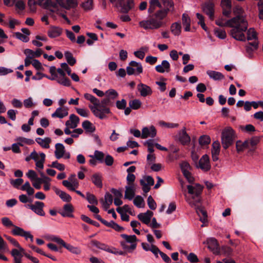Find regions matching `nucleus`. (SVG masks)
Listing matches in <instances>:
<instances>
[{"instance_id":"nucleus-1","label":"nucleus","mask_w":263,"mask_h":263,"mask_svg":"<svg viewBox=\"0 0 263 263\" xmlns=\"http://www.w3.org/2000/svg\"><path fill=\"white\" fill-rule=\"evenodd\" d=\"M187 189L191 197L187 198L186 201L191 206L196 209V213L200 217V220L203 223L207 221V213L203 207L199 205L201 201L200 195L202 193L203 186L197 183L194 186L187 185Z\"/></svg>"},{"instance_id":"nucleus-2","label":"nucleus","mask_w":263,"mask_h":263,"mask_svg":"<svg viewBox=\"0 0 263 263\" xmlns=\"http://www.w3.org/2000/svg\"><path fill=\"white\" fill-rule=\"evenodd\" d=\"M229 27H231V35L235 40L246 41L245 32L247 30L248 23L245 16H236L228 20Z\"/></svg>"},{"instance_id":"nucleus-3","label":"nucleus","mask_w":263,"mask_h":263,"mask_svg":"<svg viewBox=\"0 0 263 263\" xmlns=\"http://www.w3.org/2000/svg\"><path fill=\"white\" fill-rule=\"evenodd\" d=\"M168 10H160L157 11L149 19L143 20L139 23L140 27L145 30L158 29L163 25L162 20L167 14Z\"/></svg>"},{"instance_id":"nucleus-4","label":"nucleus","mask_w":263,"mask_h":263,"mask_svg":"<svg viewBox=\"0 0 263 263\" xmlns=\"http://www.w3.org/2000/svg\"><path fill=\"white\" fill-rule=\"evenodd\" d=\"M235 138L234 130L231 127H226L222 132L221 143L222 147L227 149L233 143Z\"/></svg>"},{"instance_id":"nucleus-5","label":"nucleus","mask_w":263,"mask_h":263,"mask_svg":"<svg viewBox=\"0 0 263 263\" xmlns=\"http://www.w3.org/2000/svg\"><path fill=\"white\" fill-rule=\"evenodd\" d=\"M84 97L87 100L89 101L92 104V105L89 104L88 107L93 114L96 117H98L100 119H103L104 117L103 116V114L101 115L100 114L99 110L98 109L99 108L98 106L99 105V100L93 95L88 93H85Z\"/></svg>"},{"instance_id":"nucleus-6","label":"nucleus","mask_w":263,"mask_h":263,"mask_svg":"<svg viewBox=\"0 0 263 263\" xmlns=\"http://www.w3.org/2000/svg\"><path fill=\"white\" fill-rule=\"evenodd\" d=\"M84 97L87 100L89 101L92 104V105L89 104L88 107L93 114L96 117H98L100 119H103L104 117L103 116V114L101 115L100 114L99 110L98 109L99 108L98 106L99 105V100L93 95L88 93H85Z\"/></svg>"},{"instance_id":"nucleus-7","label":"nucleus","mask_w":263,"mask_h":263,"mask_svg":"<svg viewBox=\"0 0 263 263\" xmlns=\"http://www.w3.org/2000/svg\"><path fill=\"white\" fill-rule=\"evenodd\" d=\"M84 97L87 100L89 101L92 104V105L89 104L88 107L93 114L96 117H98L100 119H103L104 117L103 116V114L101 115L100 114L99 110L98 109L99 108L98 106L99 105V100L93 95L88 93H85Z\"/></svg>"},{"instance_id":"nucleus-8","label":"nucleus","mask_w":263,"mask_h":263,"mask_svg":"<svg viewBox=\"0 0 263 263\" xmlns=\"http://www.w3.org/2000/svg\"><path fill=\"white\" fill-rule=\"evenodd\" d=\"M257 34L254 29L250 28L247 30V40H254L253 42L249 43L246 46V51L249 54L258 48V42L256 40Z\"/></svg>"},{"instance_id":"nucleus-9","label":"nucleus","mask_w":263,"mask_h":263,"mask_svg":"<svg viewBox=\"0 0 263 263\" xmlns=\"http://www.w3.org/2000/svg\"><path fill=\"white\" fill-rule=\"evenodd\" d=\"M49 240L62 246L72 253L75 254H80L81 252V249L79 248L72 246V245L68 243H66L62 238L58 236L51 235L49 237Z\"/></svg>"},{"instance_id":"nucleus-10","label":"nucleus","mask_w":263,"mask_h":263,"mask_svg":"<svg viewBox=\"0 0 263 263\" xmlns=\"http://www.w3.org/2000/svg\"><path fill=\"white\" fill-rule=\"evenodd\" d=\"M44 206V203L39 201H36L33 204L25 205L26 208L30 209L34 213L41 216L45 215V213L43 210Z\"/></svg>"},{"instance_id":"nucleus-11","label":"nucleus","mask_w":263,"mask_h":263,"mask_svg":"<svg viewBox=\"0 0 263 263\" xmlns=\"http://www.w3.org/2000/svg\"><path fill=\"white\" fill-rule=\"evenodd\" d=\"M129 65V66L126 68L127 73L128 75H138L143 72V67L140 63L132 61Z\"/></svg>"},{"instance_id":"nucleus-12","label":"nucleus","mask_w":263,"mask_h":263,"mask_svg":"<svg viewBox=\"0 0 263 263\" xmlns=\"http://www.w3.org/2000/svg\"><path fill=\"white\" fill-rule=\"evenodd\" d=\"M115 6L121 7V12L127 13L134 7L135 3L134 0H127L126 2L125 0H118Z\"/></svg>"},{"instance_id":"nucleus-13","label":"nucleus","mask_w":263,"mask_h":263,"mask_svg":"<svg viewBox=\"0 0 263 263\" xmlns=\"http://www.w3.org/2000/svg\"><path fill=\"white\" fill-rule=\"evenodd\" d=\"M112 104V101L108 98H105L102 99L101 101H99V105L98 106V109L99 110L100 114H103L104 117V119L106 118V114H108L110 112V109L107 106L110 105Z\"/></svg>"},{"instance_id":"nucleus-14","label":"nucleus","mask_w":263,"mask_h":263,"mask_svg":"<svg viewBox=\"0 0 263 263\" xmlns=\"http://www.w3.org/2000/svg\"><path fill=\"white\" fill-rule=\"evenodd\" d=\"M175 139L183 145H188L191 141L190 137L187 134L185 127H183L181 130L178 131L175 137Z\"/></svg>"},{"instance_id":"nucleus-15","label":"nucleus","mask_w":263,"mask_h":263,"mask_svg":"<svg viewBox=\"0 0 263 263\" xmlns=\"http://www.w3.org/2000/svg\"><path fill=\"white\" fill-rule=\"evenodd\" d=\"M202 9L203 12L209 16L210 20H214V5L212 2L210 1L205 2L202 5Z\"/></svg>"},{"instance_id":"nucleus-16","label":"nucleus","mask_w":263,"mask_h":263,"mask_svg":"<svg viewBox=\"0 0 263 263\" xmlns=\"http://www.w3.org/2000/svg\"><path fill=\"white\" fill-rule=\"evenodd\" d=\"M197 167L205 172L210 170L211 165L210 164L209 157L207 155L202 156L199 160L198 164H197Z\"/></svg>"},{"instance_id":"nucleus-17","label":"nucleus","mask_w":263,"mask_h":263,"mask_svg":"<svg viewBox=\"0 0 263 263\" xmlns=\"http://www.w3.org/2000/svg\"><path fill=\"white\" fill-rule=\"evenodd\" d=\"M137 89L141 97H146L152 94L153 91L151 87L142 83L137 85Z\"/></svg>"},{"instance_id":"nucleus-18","label":"nucleus","mask_w":263,"mask_h":263,"mask_svg":"<svg viewBox=\"0 0 263 263\" xmlns=\"http://www.w3.org/2000/svg\"><path fill=\"white\" fill-rule=\"evenodd\" d=\"M157 134V131L154 126H151L149 128L145 127L142 129L141 138L146 139L148 137L154 138Z\"/></svg>"},{"instance_id":"nucleus-19","label":"nucleus","mask_w":263,"mask_h":263,"mask_svg":"<svg viewBox=\"0 0 263 263\" xmlns=\"http://www.w3.org/2000/svg\"><path fill=\"white\" fill-rule=\"evenodd\" d=\"M208 248L214 254L219 255L220 250L218 248V244L217 240L214 238H211L207 240Z\"/></svg>"},{"instance_id":"nucleus-20","label":"nucleus","mask_w":263,"mask_h":263,"mask_svg":"<svg viewBox=\"0 0 263 263\" xmlns=\"http://www.w3.org/2000/svg\"><path fill=\"white\" fill-rule=\"evenodd\" d=\"M153 215V212L147 210L145 213H141L138 215V218L145 224L150 223L151 219Z\"/></svg>"},{"instance_id":"nucleus-21","label":"nucleus","mask_w":263,"mask_h":263,"mask_svg":"<svg viewBox=\"0 0 263 263\" xmlns=\"http://www.w3.org/2000/svg\"><path fill=\"white\" fill-rule=\"evenodd\" d=\"M121 237L125 240L126 242L130 243V248L131 250H134L136 249L137 246L136 241H137V239L135 235H128L125 234H122L121 235Z\"/></svg>"},{"instance_id":"nucleus-22","label":"nucleus","mask_w":263,"mask_h":263,"mask_svg":"<svg viewBox=\"0 0 263 263\" xmlns=\"http://www.w3.org/2000/svg\"><path fill=\"white\" fill-rule=\"evenodd\" d=\"M79 118L74 114L70 115L69 120H67L65 123V125L70 128H75L78 126L79 123Z\"/></svg>"},{"instance_id":"nucleus-23","label":"nucleus","mask_w":263,"mask_h":263,"mask_svg":"<svg viewBox=\"0 0 263 263\" xmlns=\"http://www.w3.org/2000/svg\"><path fill=\"white\" fill-rule=\"evenodd\" d=\"M73 207L72 205L68 203L65 204L63 206V210L59 213L63 217H73Z\"/></svg>"},{"instance_id":"nucleus-24","label":"nucleus","mask_w":263,"mask_h":263,"mask_svg":"<svg viewBox=\"0 0 263 263\" xmlns=\"http://www.w3.org/2000/svg\"><path fill=\"white\" fill-rule=\"evenodd\" d=\"M37 5L44 9L57 8V4L52 0H38Z\"/></svg>"},{"instance_id":"nucleus-25","label":"nucleus","mask_w":263,"mask_h":263,"mask_svg":"<svg viewBox=\"0 0 263 263\" xmlns=\"http://www.w3.org/2000/svg\"><path fill=\"white\" fill-rule=\"evenodd\" d=\"M155 69L159 73L168 72L170 71V64L167 61L163 60L160 65L155 67Z\"/></svg>"},{"instance_id":"nucleus-26","label":"nucleus","mask_w":263,"mask_h":263,"mask_svg":"<svg viewBox=\"0 0 263 263\" xmlns=\"http://www.w3.org/2000/svg\"><path fill=\"white\" fill-rule=\"evenodd\" d=\"M53 189L55 194L58 195L63 201L69 202L71 200V197L67 193L60 190L56 187H53Z\"/></svg>"},{"instance_id":"nucleus-27","label":"nucleus","mask_w":263,"mask_h":263,"mask_svg":"<svg viewBox=\"0 0 263 263\" xmlns=\"http://www.w3.org/2000/svg\"><path fill=\"white\" fill-rule=\"evenodd\" d=\"M212 156L214 161L218 160V155L220 153V143L218 141H214L212 144Z\"/></svg>"},{"instance_id":"nucleus-28","label":"nucleus","mask_w":263,"mask_h":263,"mask_svg":"<svg viewBox=\"0 0 263 263\" xmlns=\"http://www.w3.org/2000/svg\"><path fill=\"white\" fill-rule=\"evenodd\" d=\"M55 148L54 155L55 158L59 159L63 157L65 152V147L63 144L59 143H57L55 145Z\"/></svg>"},{"instance_id":"nucleus-29","label":"nucleus","mask_w":263,"mask_h":263,"mask_svg":"<svg viewBox=\"0 0 263 263\" xmlns=\"http://www.w3.org/2000/svg\"><path fill=\"white\" fill-rule=\"evenodd\" d=\"M51 80H57V82L65 86H69L70 85V81L65 76H59L55 74V77L50 78Z\"/></svg>"},{"instance_id":"nucleus-30","label":"nucleus","mask_w":263,"mask_h":263,"mask_svg":"<svg viewBox=\"0 0 263 263\" xmlns=\"http://www.w3.org/2000/svg\"><path fill=\"white\" fill-rule=\"evenodd\" d=\"M124 198L129 200L133 199L135 195V188L134 184H130L125 187Z\"/></svg>"},{"instance_id":"nucleus-31","label":"nucleus","mask_w":263,"mask_h":263,"mask_svg":"<svg viewBox=\"0 0 263 263\" xmlns=\"http://www.w3.org/2000/svg\"><path fill=\"white\" fill-rule=\"evenodd\" d=\"M62 32V28L59 27L51 26L50 27L47 33L50 37L54 38L60 36Z\"/></svg>"},{"instance_id":"nucleus-32","label":"nucleus","mask_w":263,"mask_h":263,"mask_svg":"<svg viewBox=\"0 0 263 263\" xmlns=\"http://www.w3.org/2000/svg\"><path fill=\"white\" fill-rule=\"evenodd\" d=\"M92 182L98 187L102 188V176L100 173H95L92 175L91 178Z\"/></svg>"},{"instance_id":"nucleus-33","label":"nucleus","mask_w":263,"mask_h":263,"mask_svg":"<svg viewBox=\"0 0 263 263\" xmlns=\"http://www.w3.org/2000/svg\"><path fill=\"white\" fill-rule=\"evenodd\" d=\"M68 114L67 109L64 107H59L54 112H53L51 116L53 118H63L66 116H67Z\"/></svg>"},{"instance_id":"nucleus-34","label":"nucleus","mask_w":263,"mask_h":263,"mask_svg":"<svg viewBox=\"0 0 263 263\" xmlns=\"http://www.w3.org/2000/svg\"><path fill=\"white\" fill-rule=\"evenodd\" d=\"M206 73L211 79L215 81L221 80L224 78V75L220 72L214 70H208Z\"/></svg>"},{"instance_id":"nucleus-35","label":"nucleus","mask_w":263,"mask_h":263,"mask_svg":"<svg viewBox=\"0 0 263 263\" xmlns=\"http://www.w3.org/2000/svg\"><path fill=\"white\" fill-rule=\"evenodd\" d=\"M91 243L92 245H93V246H95L96 247H97V248L99 249H101V250H104V251H105L107 252H109L110 253L111 251V248H110L109 247V246H108V245L105 244V243H102V242H100L97 240H92L91 241Z\"/></svg>"},{"instance_id":"nucleus-36","label":"nucleus","mask_w":263,"mask_h":263,"mask_svg":"<svg viewBox=\"0 0 263 263\" xmlns=\"http://www.w3.org/2000/svg\"><path fill=\"white\" fill-rule=\"evenodd\" d=\"M35 141L43 148H49L50 147L49 144L51 142V139L49 137H46L44 139L37 138Z\"/></svg>"},{"instance_id":"nucleus-37","label":"nucleus","mask_w":263,"mask_h":263,"mask_svg":"<svg viewBox=\"0 0 263 263\" xmlns=\"http://www.w3.org/2000/svg\"><path fill=\"white\" fill-rule=\"evenodd\" d=\"M171 31L175 36L179 35L181 32V25L180 22L173 23L171 26Z\"/></svg>"},{"instance_id":"nucleus-38","label":"nucleus","mask_w":263,"mask_h":263,"mask_svg":"<svg viewBox=\"0 0 263 263\" xmlns=\"http://www.w3.org/2000/svg\"><path fill=\"white\" fill-rule=\"evenodd\" d=\"M247 144L248 145V149L252 151H254L255 146L259 142V138L257 137H254L251 139L246 140Z\"/></svg>"},{"instance_id":"nucleus-39","label":"nucleus","mask_w":263,"mask_h":263,"mask_svg":"<svg viewBox=\"0 0 263 263\" xmlns=\"http://www.w3.org/2000/svg\"><path fill=\"white\" fill-rule=\"evenodd\" d=\"M182 24L184 27L185 31H190L191 18L189 15L186 13H183L182 15Z\"/></svg>"},{"instance_id":"nucleus-40","label":"nucleus","mask_w":263,"mask_h":263,"mask_svg":"<svg viewBox=\"0 0 263 263\" xmlns=\"http://www.w3.org/2000/svg\"><path fill=\"white\" fill-rule=\"evenodd\" d=\"M13 229L11 230V233L15 236H20L25 237L28 231H25L23 229L17 227L15 225L13 227Z\"/></svg>"},{"instance_id":"nucleus-41","label":"nucleus","mask_w":263,"mask_h":263,"mask_svg":"<svg viewBox=\"0 0 263 263\" xmlns=\"http://www.w3.org/2000/svg\"><path fill=\"white\" fill-rule=\"evenodd\" d=\"M82 127L86 133H92L95 130V126L88 120L84 121L82 124Z\"/></svg>"},{"instance_id":"nucleus-42","label":"nucleus","mask_w":263,"mask_h":263,"mask_svg":"<svg viewBox=\"0 0 263 263\" xmlns=\"http://www.w3.org/2000/svg\"><path fill=\"white\" fill-rule=\"evenodd\" d=\"M149 6L148 9V12L150 14L153 13L157 7L159 8L162 7L161 4L159 0H149Z\"/></svg>"},{"instance_id":"nucleus-43","label":"nucleus","mask_w":263,"mask_h":263,"mask_svg":"<svg viewBox=\"0 0 263 263\" xmlns=\"http://www.w3.org/2000/svg\"><path fill=\"white\" fill-rule=\"evenodd\" d=\"M15 140L20 145V146H24V144H27L28 145H32L34 143V141L32 139H27L24 137H18Z\"/></svg>"},{"instance_id":"nucleus-44","label":"nucleus","mask_w":263,"mask_h":263,"mask_svg":"<svg viewBox=\"0 0 263 263\" xmlns=\"http://www.w3.org/2000/svg\"><path fill=\"white\" fill-rule=\"evenodd\" d=\"M236 147L237 152L239 153L242 152L245 149H248V145L247 144L246 140L244 142L238 140L236 143Z\"/></svg>"},{"instance_id":"nucleus-45","label":"nucleus","mask_w":263,"mask_h":263,"mask_svg":"<svg viewBox=\"0 0 263 263\" xmlns=\"http://www.w3.org/2000/svg\"><path fill=\"white\" fill-rule=\"evenodd\" d=\"M118 95L117 92L113 89H109L105 92V97L108 98L111 101L116 99L118 97Z\"/></svg>"},{"instance_id":"nucleus-46","label":"nucleus","mask_w":263,"mask_h":263,"mask_svg":"<svg viewBox=\"0 0 263 263\" xmlns=\"http://www.w3.org/2000/svg\"><path fill=\"white\" fill-rule=\"evenodd\" d=\"M81 6L85 11L91 10L93 8V0H86L81 4Z\"/></svg>"},{"instance_id":"nucleus-47","label":"nucleus","mask_w":263,"mask_h":263,"mask_svg":"<svg viewBox=\"0 0 263 263\" xmlns=\"http://www.w3.org/2000/svg\"><path fill=\"white\" fill-rule=\"evenodd\" d=\"M11 255L14 258V262H17L19 260H22V254H21V252L16 249H12L11 252Z\"/></svg>"},{"instance_id":"nucleus-48","label":"nucleus","mask_w":263,"mask_h":263,"mask_svg":"<svg viewBox=\"0 0 263 263\" xmlns=\"http://www.w3.org/2000/svg\"><path fill=\"white\" fill-rule=\"evenodd\" d=\"M142 103L139 99H134L129 102V107L133 109H138L141 106Z\"/></svg>"},{"instance_id":"nucleus-49","label":"nucleus","mask_w":263,"mask_h":263,"mask_svg":"<svg viewBox=\"0 0 263 263\" xmlns=\"http://www.w3.org/2000/svg\"><path fill=\"white\" fill-rule=\"evenodd\" d=\"M78 5L77 2L75 0H66L64 2L63 6L64 8L69 10L71 8H74Z\"/></svg>"},{"instance_id":"nucleus-50","label":"nucleus","mask_w":263,"mask_h":263,"mask_svg":"<svg viewBox=\"0 0 263 263\" xmlns=\"http://www.w3.org/2000/svg\"><path fill=\"white\" fill-rule=\"evenodd\" d=\"M64 54L67 63L70 65L73 66L76 63V60L72 56L71 53L69 51H66Z\"/></svg>"},{"instance_id":"nucleus-51","label":"nucleus","mask_w":263,"mask_h":263,"mask_svg":"<svg viewBox=\"0 0 263 263\" xmlns=\"http://www.w3.org/2000/svg\"><path fill=\"white\" fill-rule=\"evenodd\" d=\"M86 199L90 204L97 205L98 203V200L93 194L89 192L86 193Z\"/></svg>"},{"instance_id":"nucleus-52","label":"nucleus","mask_w":263,"mask_h":263,"mask_svg":"<svg viewBox=\"0 0 263 263\" xmlns=\"http://www.w3.org/2000/svg\"><path fill=\"white\" fill-rule=\"evenodd\" d=\"M159 125L161 127H165L168 128H177L179 126L178 123H167L163 121H159Z\"/></svg>"},{"instance_id":"nucleus-53","label":"nucleus","mask_w":263,"mask_h":263,"mask_svg":"<svg viewBox=\"0 0 263 263\" xmlns=\"http://www.w3.org/2000/svg\"><path fill=\"white\" fill-rule=\"evenodd\" d=\"M1 221L2 224L7 228L13 227L14 226L12 221L7 217H4L2 218Z\"/></svg>"},{"instance_id":"nucleus-54","label":"nucleus","mask_w":263,"mask_h":263,"mask_svg":"<svg viewBox=\"0 0 263 263\" xmlns=\"http://www.w3.org/2000/svg\"><path fill=\"white\" fill-rule=\"evenodd\" d=\"M134 204L138 208H142L144 206L143 199L140 196H137L134 199Z\"/></svg>"},{"instance_id":"nucleus-55","label":"nucleus","mask_w":263,"mask_h":263,"mask_svg":"<svg viewBox=\"0 0 263 263\" xmlns=\"http://www.w3.org/2000/svg\"><path fill=\"white\" fill-rule=\"evenodd\" d=\"M155 143L154 140L152 139H149L144 142V145L147 146V150L149 153L152 154L154 152Z\"/></svg>"},{"instance_id":"nucleus-56","label":"nucleus","mask_w":263,"mask_h":263,"mask_svg":"<svg viewBox=\"0 0 263 263\" xmlns=\"http://www.w3.org/2000/svg\"><path fill=\"white\" fill-rule=\"evenodd\" d=\"M215 35L220 39H224L226 37V32L224 30L220 29H215L214 30Z\"/></svg>"},{"instance_id":"nucleus-57","label":"nucleus","mask_w":263,"mask_h":263,"mask_svg":"<svg viewBox=\"0 0 263 263\" xmlns=\"http://www.w3.org/2000/svg\"><path fill=\"white\" fill-rule=\"evenodd\" d=\"M211 142V139L209 136L206 135L202 136L199 139V144L201 145H206L209 144Z\"/></svg>"},{"instance_id":"nucleus-58","label":"nucleus","mask_w":263,"mask_h":263,"mask_svg":"<svg viewBox=\"0 0 263 263\" xmlns=\"http://www.w3.org/2000/svg\"><path fill=\"white\" fill-rule=\"evenodd\" d=\"M23 179L22 178H18L16 179H10V184L15 188L18 189L20 186L23 183Z\"/></svg>"},{"instance_id":"nucleus-59","label":"nucleus","mask_w":263,"mask_h":263,"mask_svg":"<svg viewBox=\"0 0 263 263\" xmlns=\"http://www.w3.org/2000/svg\"><path fill=\"white\" fill-rule=\"evenodd\" d=\"M23 105H24L25 108H28L32 107L35 105V104L33 102L32 98L31 97H29L23 101Z\"/></svg>"},{"instance_id":"nucleus-60","label":"nucleus","mask_w":263,"mask_h":263,"mask_svg":"<svg viewBox=\"0 0 263 263\" xmlns=\"http://www.w3.org/2000/svg\"><path fill=\"white\" fill-rule=\"evenodd\" d=\"M50 167L55 168L60 171H64L65 166L62 163H59L57 161H55L52 162L50 165Z\"/></svg>"},{"instance_id":"nucleus-61","label":"nucleus","mask_w":263,"mask_h":263,"mask_svg":"<svg viewBox=\"0 0 263 263\" xmlns=\"http://www.w3.org/2000/svg\"><path fill=\"white\" fill-rule=\"evenodd\" d=\"M147 204L149 209L152 210H155L157 207L156 203L151 196H149L147 198Z\"/></svg>"},{"instance_id":"nucleus-62","label":"nucleus","mask_w":263,"mask_h":263,"mask_svg":"<svg viewBox=\"0 0 263 263\" xmlns=\"http://www.w3.org/2000/svg\"><path fill=\"white\" fill-rule=\"evenodd\" d=\"M94 157L101 163L104 162V154L101 151H95Z\"/></svg>"},{"instance_id":"nucleus-63","label":"nucleus","mask_w":263,"mask_h":263,"mask_svg":"<svg viewBox=\"0 0 263 263\" xmlns=\"http://www.w3.org/2000/svg\"><path fill=\"white\" fill-rule=\"evenodd\" d=\"M239 129L242 131H245L247 132H252L255 130V128L252 124H248L245 126H240Z\"/></svg>"},{"instance_id":"nucleus-64","label":"nucleus","mask_w":263,"mask_h":263,"mask_svg":"<svg viewBox=\"0 0 263 263\" xmlns=\"http://www.w3.org/2000/svg\"><path fill=\"white\" fill-rule=\"evenodd\" d=\"M221 251L222 254L225 256H230L233 252V250L230 247L227 246L222 247Z\"/></svg>"}]
</instances>
